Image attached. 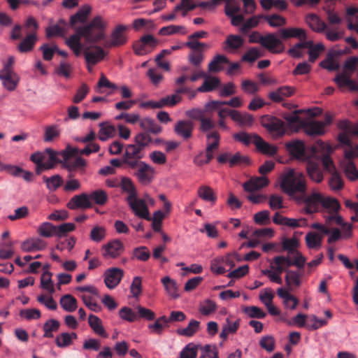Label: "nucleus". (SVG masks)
Returning <instances> with one entry per match:
<instances>
[{"instance_id":"1","label":"nucleus","mask_w":358,"mask_h":358,"mask_svg":"<svg viewBox=\"0 0 358 358\" xmlns=\"http://www.w3.org/2000/svg\"><path fill=\"white\" fill-rule=\"evenodd\" d=\"M107 22L101 15L94 17L92 20L76 29V33L66 40V45L71 48L76 57H79L84 52L86 46L81 43L83 38L87 44H96L106 38V29Z\"/></svg>"},{"instance_id":"2","label":"nucleus","mask_w":358,"mask_h":358,"mask_svg":"<svg viewBox=\"0 0 358 358\" xmlns=\"http://www.w3.org/2000/svg\"><path fill=\"white\" fill-rule=\"evenodd\" d=\"M294 200L298 203H304L303 210L307 214L317 212L320 206L334 211H338L341 208L338 200L329 197L325 198L318 192H314L309 195L301 193L297 197H294Z\"/></svg>"},{"instance_id":"3","label":"nucleus","mask_w":358,"mask_h":358,"mask_svg":"<svg viewBox=\"0 0 358 358\" xmlns=\"http://www.w3.org/2000/svg\"><path fill=\"white\" fill-rule=\"evenodd\" d=\"M280 187L282 190L294 199L297 193H306V184L304 175L294 169H289L280 176Z\"/></svg>"},{"instance_id":"4","label":"nucleus","mask_w":358,"mask_h":358,"mask_svg":"<svg viewBox=\"0 0 358 358\" xmlns=\"http://www.w3.org/2000/svg\"><path fill=\"white\" fill-rule=\"evenodd\" d=\"M358 64V57H351L343 64V71L334 78V81L339 88L348 87L352 91H358V84L350 78V73L354 72Z\"/></svg>"},{"instance_id":"5","label":"nucleus","mask_w":358,"mask_h":358,"mask_svg":"<svg viewBox=\"0 0 358 358\" xmlns=\"http://www.w3.org/2000/svg\"><path fill=\"white\" fill-rule=\"evenodd\" d=\"M15 59L10 56L0 70V80L3 86L8 91H14L20 82V76L14 71Z\"/></svg>"},{"instance_id":"6","label":"nucleus","mask_w":358,"mask_h":358,"mask_svg":"<svg viewBox=\"0 0 358 358\" xmlns=\"http://www.w3.org/2000/svg\"><path fill=\"white\" fill-rule=\"evenodd\" d=\"M320 152H322L321 161L324 169L329 173L336 171L337 169L333 159L329 155L330 153L333 152L332 147L329 144H326L322 141L319 140L316 142L315 145L312 147V154L316 155Z\"/></svg>"},{"instance_id":"7","label":"nucleus","mask_w":358,"mask_h":358,"mask_svg":"<svg viewBox=\"0 0 358 358\" xmlns=\"http://www.w3.org/2000/svg\"><path fill=\"white\" fill-rule=\"evenodd\" d=\"M261 124L274 137H281L285 134V125L284 122L272 115H265L261 117Z\"/></svg>"},{"instance_id":"8","label":"nucleus","mask_w":358,"mask_h":358,"mask_svg":"<svg viewBox=\"0 0 358 358\" xmlns=\"http://www.w3.org/2000/svg\"><path fill=\"white\" fill-rule=\"evenodd\" d=\"M186 115L189 117L199 121V129L202 133H206L214 129L217 125L210 117H206L205 110L201 108H194L186 111Z\"/></svg>"},{"instance_id":"9","label":"nucleus","mask_w":358,"mask_h":358,"mask_svg":"<svg viewBox=\"0 0 358 358\" xmlns=\"http://www.w3.org/2000/svg\"><path fill=\"white\" fill-rule=\"evenodd\" d=\"M129 169L135 170L134 176L137 178L138 181L142 185L150 184L155 176V169L153 167L145 163V162H139L137 165L132 166Z\"/></svg>"},{"instance_id":"10","label":"nucleus","mask_w":358,"mask_h":358,"mask_svg":"<svg viewBox=\"0 0 358 358\" xmlns=\"http://www.w3.org/2000/svg\"><path fill=\"white\" fill-rule=\"evenodd\" d=\"M337 126L342 131L338 136V140L341 144L345 145H351L350 135L358 137V122L352 124L350 121L343 120L339 121Z\"/></svg>"},{"instance_id":"11","label":"nucleus","mask_w":358,"mask_h":358,"mask_svg":"<svg viewBox=\"0 0 358 358\" xmlns=\"http://www.w3.org/2000/svg\"><path fill=\"white\" fill-rule=\"evenodd\" d=\"M127 27L122 24H118L112 31L110 39L104 41L103 47L111 48L113 47H119L124 45L127 42V37L125 34ZM106 38V37L105 38Z\"/></svg>"},{"instance_id":"12","label":"nucleus","mask_w":358,"mask_h":358,"mask_svg":"<svg viewBox=\"0 0 358 358\" xmlns=\"http://www.w3.org/2000/svg\"><path fill=\"white\" fill-rule=\"evenodd\" d=\"M145 151L134 144H129L126 146L124 154L123 155V162L128 168L137 165L142 162L141 159L145 157Z\"/></svg>"},{"instance_id":"13","label":"nucleus","mask_w":358,"mask_h":358,"mask_svg":"<svg viewBox=\"0 0 358 358\" xmlns=\"http://www.w3.org/2000/svg\"><path fill=\"white\" fill-rule=\"evenodd\" d=\"M84 48L83 56L87 64L95 66L96 64L102 61L105 56L106 52L99 45L90 44Z\"/></svg>"},{"instance_id":"14","label":"nucleus","mask_w":358,"mask_h":358,"mask_svg":"<svg viewBox=\"0 0 358 358\" xmlns=\"http://www.w3.org/2000/svg\"><path fill=\"white\" fill-rule=\"evenodd\" d=\"M128 205L131 209L132 212L138 217L150 221L151 217L150 211L146 202L142 199H138L136 195L135 199L127 201Z\"/></svg>"},{"instance_id":"15","label":"nucleus","mask_w":358,"mask_h":358,"mask_svg":"<svg viewBox=\"0 0 358 358\" xmlns=\"http://www.w3.org/2000/svg\"><path fill=\"white\" fill-rule=\"evenodd\" d=\"M124 275V271L121 268L113 267L105 271L104 282L106 286L110 289H115L120 282Z\"/></svg>"},{"instance_id":"16","label":"nucleus","mask_w":358,"mask_h":358,"mask_svg":"<svg viewBox=\"0 0 358 358\" xmlns=\"http://www.w3.org/2000/svg\"><path fill=\"white\" fill-rule=\"evenodd\" d=\"M102 255L105 258H117L124 251V246L122 242L118 239L113 240L102 246Z\"/></svg>"},{"instance_id":"17","label":"nucleus","mask_w":358,"mask_h":358,"mask_svg":"<svg viewBox=\"0 0 358 358\" xmlns=\"http://www.w3.org/2000/svg\"><path fill=\"white\" fill-rule=\"evenodd\" d=\"M261 45L273 53H280L284 50L282 42L273 33L264 36Z\"/></svg>"},{"instance_id":"18","label":"nucleus","mask_w":358,"mask_h":358,"mask_svg":"<svg viewBox=\"0 0 358 358\" xmlns=\"http://www.w3.org/2000/svg\"><path fill=\"white\" fill-rule=\"evenodd\" d=\"M91 12V6L88 4L82 6L75 14L70 16L69 25L76 29L77 24H85L87 22Z\"/></svg>"},{"instance_id":"19","label":"nucleus","mask_w":358,"mask_h":358,"mask_svg":"<svg viewBox=\"0 0 358 358\" xmlns=\"http://www.w3.org/2000/svg\"><path fill=\"white\" fill-rule=\"evenodd\" d=\"M285 147L293 157L301 160L307 158L303 141L301 140L291 141L286 143Z\"/></svg>"},{"instance_id":"20","label":"nucleus","mask_w":358,"mask_h":358,"mask_svg":"<svg viewBox=\"0 0 358 358\" xmlns=\"http://www.w3.org/2000/svg\"><path fill=\"white\" fill-rule=\"evenodd\" d=\"M92 206L89 194L83 193L73 196L67 203L66 206L70 210L78 208H90Z\"/></svg>"},{"instance_id":"21","label":"nucleus","mask_w":358,"mask_h":358,"mask_svg":"<svg viewBox=\"0 0 358 358\" xmlns=\"http://www.w3.org/2000/svg\"><path fill=\"white\" fill-rule=\"evenodd\" d=\"M68 22L64 19H59L55 24H50L45 29V36L48 38L64 36L69 29Z\"/></svg>"},{"instance_id":"22","label":"nucleus","mask_w":358,"mask_h":358,"mask_svg":"<svg viewBox=\"0 0 358 358\" xmlns=\"http://www.w3.org/2000/svg\"><path fill=\"white\" fill-rule=\"evenodd\" d=\"M194 130V123L190 120H180L174 127L175 133L184 140L192 138Z\"/></svg>"},{"instance_id":"23","label":"nucleus","mask_w":358,"mask_h":358,"mask_svg":"<svg viewBox=\"0 0 358 358\" xmlns=\"http://www.w3.org/2000/svg\"><path fill=\"white\" fill-rule=\"evenodd\" d=\"M296 89L291 86H282L278 87L276 90L270 92L268 93V98L273 102L280 103L284 100L285 98L290 97L294 94Z\"/></svg>"},{"instance_id":"24","label":"nucleus","mask_w":358,"mask_h":358,"mask_svg":"<svg viewBox=\"0 0 358 358\" xmlns=\"http://www.w3.org/2000/svg\"><path fill=\"white\" fill-rule=\"evenodd\" d=\"M253 143L257 149L264 155L273 156L278 152V147L266 143L260 136L253 134Z\"/></svg>"},{"instance_id":"25","label":"nucleus","mask_w":358,"mask_h":358,"mask_svg":"<svg viewBox=\"0 0 358 358\" xmlns=\"http://www.w3.org/2000/svg\"><path fill=\"white\" fill-rule=\"evenodd\" d=\"M278 34L285 40L290 38H296L300 41H305L307 38L306 31L301 28L292 27L281 29L278 31Z\"/></svg>"},{"instance_id":"26","label":"nucleus","mask_w":358,"mask_h":358,"mask_svg":"<svg viewBox=\"0 0 358 358\" xmlns=\"http://www.w3.org/2000/svg\"><path fill=\"white\" fill-rule=\"evenodd\" d=\"M140 127L143 132H148L150 135H157L162 131V127L155 120L148 117H143L141 120Z\"/></svg>"},{"instance_id":"27","label":"nucleus","mask_w":358,"mask_h":358,"mask_svg":"<svg viewBox=\"0 0 358 358\" xmlns=\"http://www.w3.org/2000/svg\"><path fill=\"white\" fill-rule=\"evenodd\" d=\"M269 183L266 176L254 177L243 185L245 191L252 192L267 186Z\"/></svg>"},{"instance_id":"28","label":"nucleus","mask_w":358,"mask_h":358,"mask_svg":"<svg viewBox=\"0 0 358 358\" xmlns=\"http://www.w3.org/2000/svg\"><path fill=\"white\" fill-rule=\"evenodd\" d=\"M302 128L309 136H320L324 133V123L320 121H305L302 122Z\"/></svg>"},{"instance_id":"29","label":"nucleus","mask_w":358,"mask_h":358,"mask_svg":"<svg viewBox=\"0 0 358 358\" xmlns=\"http://www.w3.org/2000/svg\"><path fill=\"white\" fill-rule=\"evenodd\" d=\"M45 247L46 243L41 238L27 239L21 244V250L25 252L43 250Z\"/></svg>"},{"instance_id":"30","label":"nucleus","mask_w":358,"mask_h":358,"mask_svg":"<svg viewBox=\"0 0 358 358\" xmlns=\"http://www.w3.org/2000/svg\"><path fill=\"white\" fill-rule=\"evenodd\" d=\"M306 170L312 180L317 183H320L323 180V173L317 163L311 161L308 162L306 165Z\"/></svg>"},{"instance_id":"31","label":"nucleus","mask_w":358,"mask_h":358,"mask_svg":"<svg viewBox=\"0 0 358 358\" xmlns=\"http://www.w3.org/2000/svg\"><path fill=\"white\" fill-rule=\"evenodd\" d=\"M243 43L244 40L241 36L230 34L227 36L224 43V50L226 51L238 50L243 46Z\"/></svg>"},{"instance_id":"32","label":"nucleus","mask_w":358,"mask_h":358,"mask_svg":"<svg viewBox=\"0 0 358 358\" xmlns=\"http://www.w3.org/2000/svg\"><path fill=\"white\" fill-rule=\"evenodd\" d=\"M306 22L316 32H322L327 29L326 24L315 14L310 13L306 15Z\"/></svg>"},{"instance_id":"33","label":"nucleus","mask_w":358,"mask_h":358,"mask_svg":"<svg viewBox=\"0 0 358 358\" xmlns=\"http://www.w3.org/2000/svg\"><path fill=\"white\" fill-rule=\"evenodd\" d=\"M88 323L96 334L103 338L108 337V334L102 325V322L97 316L92 314L90 315L88 317Z\"/></svg>"},{"instance_id":"34","label":"nucleus","mask_w":358,"mask_h":358,"mask_svg":"<svg viewBox=\"0 0 358 358\" xmlns=\"http://www.w3.org/2000/svg\"><path fill=\"white\" fill-rule=\"evenodd\" d=\"M161 282L170 296L173 299L179 297L178 286L176 280L169 276H165L161 279Z\"/></svg>"},{"instance_id":"35","label":"nucleus","mask_w":358,"mask_h":358,"mask_svg":"<svg viewBox=\"0 0 358 358\" xmlns=\"http://www.w3.org/2000/svg\"><path fill=\"white\" fill-rule=\"evenodd\" d=\"M200 324L199 321L192 319L189 321L187 327L178 329L176 333L179 336L192 337L199 331Z\"/></svg>"},{"instance_id":"36","label":"nucleus","mask_w":358,"mask_h":358,"mask_svg":"<svg viewBox=\"0 0 358 358\" xmlns=\"http://www.w3.org/2000/svg\"><path fill=\"white\" fill-rule=\"evenodd\" d=\"M206 134V139H207V145L206 149L208 151H215L219 148L220 141V135L219 132L216 130L212 129Z\"/></svg>"},{"instance_id":"37","label":"nucleus","mask_w":358,"mask_h":358,"mask_svg":"<svg viewBox=\"0 0 358 358\" xmlns=\"http://www.w3.org/2000/svg\"><path fill=\"white\" fill-rule=\"evenodd\" d=\"M120 187L122 190L124 192L128 193V196L126 198V201L131 200L136 198L137 192L132 180L127 177H123L120 182Z\"/></svg>"},{"instance_id":"38","label":"nucleus","mask_w":358,"mask_h":358,"mask_svg":"<svg viewBox=\"0 0 358 358\" xmlns=\"http://www.w3.org/2000/svg\"><path fill=\"white\" fill-rule=\"evenodd\" d=\"M59 303L62 308L69 313L75 311L78 308L77 299L70 294H66L60 298Z\"/></svg>"},{"instance_id":"39","label":"nucleus","mask_w":358,"mask_h":358,"mask_svg":"<svg viewBox=\"0 0 358 358\" xmlns=\"http://www.w3.org/2000/svg\"><path fill=\"white\" fill-rule=\"evenodd\" d=\"M282 250L287 251V255H292L297 251L300 245L299 241L296 238H282L281 241Z\"/></svg>"},{"instance_id":"40","label":"nucleus","mask_w":358,"mask_h":358,"mask_svg":"<svg viewBox=\"0 0 358 358\" xmlns=\"http://www.w3.org/2000/svg\"><path fill=\"white\" fill-rule=\"evenodd\" d=\"M148 327L152 333L162 335L164 329L169 327L168 317L165 315L159 317L153 324H148Z\"/></svg>"},{"instance_id":"41","label":"nucleus","mask_w":358,"mask_h":358,"mask_svg":"<svg viewBox=\"0 0 358 358\" xmlns=\"http://www.w3.org/2000/svg\"><path fill=\"white\" fill-rule=\"evenodd\" d=\"M322 235L313 231L307 233L305 237L306 245L309 249H319L322 245Z\"/></svg>"},{"instance_id":"42","label":"nucleus","mask_w":358,"mask_h":358,"mask_svg":"<svg viewBox=\"0 0 358 358\" xmlns=\"http://www.w3.org/2000/svg\"><path fill=\"white\" fill-rule=\"evenodd\" d=\"M37 37L35 33L28 34L18 45L17 50L20 52H27L33 50L36 42Z\"/></svg>"},{"instance_id":"43","label":"nucleus","mask_w":358,"mask_h":358,"mask_svg":"<svg viewBox=\"0 0 358 358\" xmlns=\"http://www.w3.org/2000/svg\"><path fill=\"white\" fill-rule=\"evenodd\" d=\"M232 120L238 123L241 127H250L254 122V118L252 115L249 113H241L238 110H234L232 113Z\"/></svg>"},{"instance_id":"44","label":"nucleus","mask_w":358,"mask_h":358,"mask_svg":"<svg viewBox=\"0 0 358 358\" xmlns=\"http://www.w3.org/2000/svg\"><path fill=\"white\" fill-rule=\"evenodd\" d=\"M134 144L145 151V149L152 143V136L148 132L141 131L134 138Z\"/></svg>"},{"instance_id":"45","label":"nucleus","mask_w":358,"mask_h":358,"mask_svg":"<svg viewBox=\"0 0 358 358\" xmlns=\"http://www.w3.org/2000/svg\"><path fill=\"white\" fill-rule=\"evenodd\" d=\"M43 180L45 183L46 187L51 192L56 191L64 183L62 177L59 174L54 175L51 177L44 176Z\"/></svg>"},{"instance_id":"46","label":"nucleus","mask_w":358,"mask_h":358,"mask_svg":"<svg viewBox=\"0 0 358 358\" xmlns=\"http://www.w3.org/2000/svg\"><path fill=\"white\" fill-rule=\"evenodd\" d=\"M205 78L202 85L197 89L200 92H212L220 85V79L216 77L206 76Z\"/></svg>"},{"instance_id":"47","label":"nucleus","mask_w":358,"mask_h":358,"mask_svg":"<svg viewBox=\"0 0 358 358\" xmlns=\"http://www.w3.org/2000/svg\"><path fill=\"white\" fill-rule=\"evenodd\" d=\"M328 183L329 187L334 191H339L344 187V180L341 174L336 170L330 173Z\"/></svg>"},{"instance_id":"48","label":"nucleus","mask_w":358,"mask_h":358,"mask_svg":"<svg viewBox=\"0 0 358 358\" xmlns=\"http://www.w3.org/2000/svg\"><path fill=\"white\" fill-rule=\"evenodd\" d=\"M78 336L76 333H62L55 339L57 345L59 348H66L71 345L73 340H76Z\"/></svg>"},{"instance_id":"49","label":"nucleus","mask_w":358,"mask_h":358,"mask_svg":"<svg viewBox=\"0 0 358 358\" xmlns=\"http://www.w3.org/2000/svg\"><path fill=\"white\" fill-rule=\"evenodd\" d=\"M223 64H229V59L222 55H216L208 64V71L211 73L218 72L222 69Z\"/></svg>"},{"instance_id":"50","label":"nucleus","mask_w":358,"mask_h":358,"mask_svg":"<svg viewBox=\"0 0 358 358\" xmlns=\"http://www.w3.org/2000/svg\"><path fill=\"white\" fill-rule=\"evenodd\" d=\"M198 196L206 201L215 203L217 200V196L213 192V189L206 185L201 186L197 191Z\"/></svg>"},{"instance_id":"51","label":"nucleus","mask_w":358,"mask_h":358,"mask_svg":"<svg viewBox=\"0 0 358 358\" xmlns=\"http://www.w3.org/2000/svg\"><path fill=\"white\" fill-rule=\"evenodd\" d=\"M264 14H259L248 18L242 24L240 28V31L243 34H247L250 29L257 27L259 24L260 20L264 19Z\"/></svg>"},{"instance_id":"52","label":"nucleus","mask_w":358,"mask_h":358,"mask_svg":"<svg viewBox=\"0 0 358 358\" xmlns=\"http://www.w3.org/2000/svg\"><path fill=\"white\" fill-rule=\"evenodd\" d=\"M303 273L292 270H287L285 275V282L287 287H299L301 285V278Z\"/></svg>"},{"instance_id":"53","label":"nucleus","mask_w":358,"mask_h":358,"mask_svg":"<svg viewBox=\"0 0 358 358\" xmlns=\"http://www.w3.org/2000/svg\"><path fill=\"white\" fill-rule=\"evenodd\" d=\"M52 273L50 271H45L41 277V287L47 290L50 294L55 293L53 282L52 280Z\"/></svg>"},{"instance_id":"54","label":"nucleus","mask_w":358,"mask_h":358,"mask_svg":"<svg viewBox=\"0 0 358 358\" xmlns=\"http://www.w3.org/2000/svg\"><path fill=\"white\" fill-rule=\"evenodd\" d=\"M283 118L287 121V124L291 128H294L295 130L302 127V120L298 115V111H294L292 113H286L283 115Z\"/></svg>"},{"instance_id":"55","label":"nucleus","mask_w":358,"mask_h":358,"mask_svg":"<svg viewBox=\"0 0 358 358\" xmlns=\"http://www.w3.org/2000/svg\"><path fill=\"white\" fill-rule=\"evenodd\" d=\"M343 171L349 180L355 181L358 180V169L352 160L348 161L344 164Z\"/></svg>"},{"instance_id":"56","label":"nucleus","mask_w":358,"mask_h":358,"mask_svg":"<svg viewBox=\"0 0 358 358\" xmlns=\"http://www.w3.org/2000/svg\"><path fill=\"white\" fill-rule=\"evenodd\" d=\"M180 33L181 34H186L187 30L184 26L182 25H169L163 27L159 29V34L162 36H167Z\"/></svg>"},{"instance_id":"57","label":"nucleus","mask_w":358,"mask_h":358,"mask_svg":"<svg viewBox=\"0 0 358 358\" xmlns=\"http://www.w3.org/2000/svg\"><path fill=\"white\" fill-rule=\"evenodd\" d=\"M60 326V323L59 321L55 319H50L48 320L43 324V331L45 338H52L53 337V331H57Z\"/></svg>"},{"instance_id":"58","label":"nucleus","mask_w":358,"mask_h":358,"mask_svg":"<svg viewBox=\"0 0 358 358\" xmlns=\"http://www.w3.org/2000/svg\"><path fill=\"white\" fill-rule=\"evenodd\" d=\"M60 136V130L57 125L48 126L45 128L43 141L52 142Z\"/></svg>"},{"instance_id":"59","label":"nucleus","mask_w":358,"mask_h":358,"mask_svg":"<svg viewBox=\"0 0 358 358\" xmlns=\"http://www.w3.org/2000/svg\"><path fill=\"white\" fill-rule=\"evenodd\" d=\"M56 226H54L50 222L43 223L38 229V234L45 238L57 236Z\"/></svg>"},{"instance_id":"60","label":"nucleus","mask_w":358,"mask_h":358,"mask_svg":"<svg viewBox=\"0 0 358 358\" xmlns=\"http://www.w3.org/2000/svg\"><path fill=\"white\" fill-rule=\"evenodd\" d=\"M264 20L272 27H280L286 24L287 21L285 17L278 14L270 15H264Z\"/></svg>"},{"instance_id":"61","label":"nucleus","mask_w":358,"mask_h":358,"mask_svg":"<svg viewBox=\"0 0 358 358\" xmlns=\"http://www.w3.org/2000/svg\"><path fill=\"white\" fill-rule=\"evenodd\" d=\"M150 257V252L147 247L140 246L134 249L131 259H136L141 262H146Z\"/></svg>"},{"instance_id":"62","label":"nucleus","mask_w":358,"mask_h":358,"mask_svg":"<svg viewBox=\"0 0 358 358\" xmlns=\"http://www.w3.org/2000/svg\"><path fill=\"white\" fill-rule=\"evenodd\" d=\"M200 345H196L193 343H189L182 350L178 358H196L198 348Z\"/></svg>"},{"instance_id":"63","label":"nucleus","mask_w":358,"mask_h":358,"mask_svg":"<svg viewBox=\"0 0 358 358\" xmlns=\"http://www.w3.org/2000/svg\"><path fill=\"white\" fill-rule=\"evenodd\" d=\"M106 236V231L103 227L95 226L94 227L90 234V239L96 243L102 241Z\"/></svg>"},{"instance_id":"64","label":"nucleus","mask_w":358,"mask_h":358,"mask_svg":"<svg viewBox=\"0 0 358 358\" xmlns=\"http://www.w3.org/2000/svg\"><path fill=\"white\" fill-rule=\"evenodd\" d=\"M90 201H93L96 204L102 206L104 205L108 200V195L106 192L102 189L95 190L90 194Z\"/></svg>"}]
</instances>
